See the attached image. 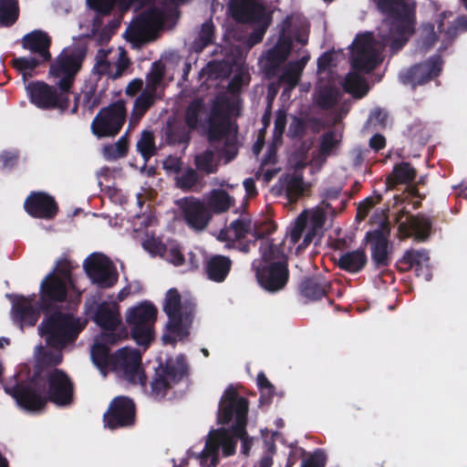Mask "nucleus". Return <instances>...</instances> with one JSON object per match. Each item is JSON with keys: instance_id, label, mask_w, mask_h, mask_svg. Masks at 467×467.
<instances>
[{"instance_id": "f257e3e1", "label": "nucleus", "mask_w": 467, "mask_h": 467, "mask_svg": "<svg viewBox=\"0 0 467 467\" xmlns=\"http://www.w3.org/2000/svg\"><path fill=\"white\" fill-rule=\"evenodd\" d=\"M4 389L20 408L27 411L41 410L47 401L66 407L74 400V383L59 368L35 370L32 377L26 381L19 380L16 375L4 383Z\"/></svg>"}, {"instance_id": "f03ea898", "label": "nucleus", "mask_w": 467, "mask_h": 467, "mask_svg": "<svg viewBox=\"0 0 467 467\" xmlns=\"http://www.w3.org/2000/svg\"><path fill=\"white\" fill-rule=\"evenodd\" d=\"M90 356L93 364L104 377L110 370L130 384L146 388L147 376L141 366L139 350L123 348L111 354L109 346L98 342L92 346Z\"/></svg>"}, {"instance_id": "7ed1b4c3", "label": "nucleus", "mask_w": 467, "mask_h": 467, "mask_svg": "<svg viewBox=\"0 0 467 467\" xmlns=\"http://www.w3.org/2000/svg\"><path fill=\"white\" fill-rule=\"evenodd\" d=\"M350 63L355 72H349L346 76L343 88L354 98L361 99L368 92V85L365 78L358 72L369 73L381 63L371 33L356 36L352 44Z\"/></svg>"}, {"instance_id": "20e7f679", "label": "nucleus", "mask_w": 467, "mask_h": 467, "mask_svg": "<svg viewBox=\"0 0 467 467\" xmlns=\"http://www.w3.org/2000/svg\"><path fill=\"white\" fill-rule=\"evenodd\" d=\"M377 7L389 24V34L384 37L383 44L397 53L414 32V14L405 0H378Z\"/></svg>"}, {"instance_id": "39448f33", "label": "nucleus", "mask_w": 467, "mask_h": 467, "mask_svg": "<svg viewBox=\"0 0 467 467\" xmlns=\"http://www.w3.org/2000/svg\"><path fill=\"white\" fill-rule=\"evenodd\" d=\"M86 324V321L81 322L80 318L70 313L57 310L44 318L38 329L48 347L63 349L78 338Z\"/></svg>"}, {"instance_id": "423d86ee", "label": "nucleus", "mask_w": 467, "mask_h": 467, "mask_svg": "<svg viewBox=\"0 0 467 467\" xmlns=\"http://www.w3.org/2000/svg\"><path fill=\"white\" fill-rule=\"evenodd\" d=\"M249 402L233 388L228 387L219 404L218 421L221 424H228L234 418V423L231 427L232 435L243 441L242 450L247 453L250 446L247 442V414Z\"/></svg>"}, {"instance_id": "0eeeda50", "label": "nucleus", "mask_w": 467, "mask_h": 467, "mask_svg": "<svg viewBox=\"0 0 467 467\" xmlns=\"http://www.w3.org/2000/svg\"><path fill=\"white\" fill-rule=\"evenodd\" d=\"M189 367L184 355L169 358L155 368L150 381L149 396L157 401L174 397V387L188 376Z\"/></svg>"}, {"instance_id": "6e6552de", "label": "nucleus", "mask_w": 467, "mask_h": 467, "mask_svg": "<svg viewBox=\"0 0 467 467\" xmlns=\"http://www.w3.org/2000/svg\"><path fill=\"white\" fill-rule=\"evenodd\" d=\"M195 303L191 298L182 299L181 294L176 288L167 291L163 311L168 317L166 328L176 335H187L192 325Z\"/></svg>"}, {"instance_id": "1a4fd4ad", "label": "nucleus", "mask_w": 467, "mask_h": 467, "mask_svg": "<svg viewBox=\"0 0 467 467\" xmlns=\"http://www.w3.org/2000/svg\"><path fill=\"white\" fill-rule=\"evenodd\" d=\"M158 309L150 302L144 301L127 310L126 322L130 335L139 346L148 347L154 338L153 327Z\"/></svg>"}, {"instance_id": "9d476101", "label": "nucleus", "mask_w": 467, "mask_h": 467, "mask_svg": "<svg viewBox=\"0 0 467 467\" xmlns=\"http://www.w3.org/2000/svg\"><path fill=\"white\" fill-rule=\"evenodd\" d=\"M390 225L384 219L379 226L365 234L364 241L369 246L371 265L374 271L389 267L392 262V244L389 242Z\"/></svg>"}, {"instance_id": "9b49d317", "label": "nucleus", "mask_w": 467, "mask_h": 467, "mask_svg": "<svg viewBox=\"0 0 467 467\" xmlns=\"http://www.w3.org/2000/svg\"><path fill=\"white\" fill-rule=\"evenodd\" d=\"M126 118L125 101L119 99L98 112L91 122V131L99 139L115 137L122 129Z\"/></svg>"}, {"instance_id": "f8f14e48", "label": "nucleus", "mask_w": 467, "mask_h": 467, "mask_svg": "<svg viewBox=\"0 0 467 467\" xmlns=\"http://www.w3.org/2000/svg\"><path fill=\"white\" fill-rule=\"evenodd\" d=\"M86 51L82 48L73 49L68 53H61L51 64L49 72L59 80L57 83L59 90L70 92L75 77L80 70Z\"/></svg>"}, {"instance_id": "ddd939ff", "label": "nucleus", "mask_w": 467, "mask_h": 467, "mask_svg": "<svg viewBox=\"0 0 467 467\" xmlns=\"http://www.w3.org/2000/svg\"><path fill=\"white\" fill-rule=\"evenodd\" d=\"M163 19L162 9L154 6L146 9L127 28V40L136 46L147 43L162 25Z\"/></svg>"}, {"instance_id": "4468645a", "label": "nucleus", "mask_w": 467, "mask_h": 467, "mask_svg": "<svg viewBox=\"0 0 467 467\" xmlns=\"http://www.w3.org/2000/svg\"><path fill=\"white\" fill-rule=\"evenodd\" d=\"M26 92L30 102L41 109L68 108L69 98L67 91L58 93L57 88L44 81H32L26 86Z\"/></svg>"}, {"instance_id": "2eb2a0df", "label": "nucleus", "mask_w": 467, "mask_h": 467, "mask_svg": "<svg viewBox=\"0 0 467 467\" xmlns=\"http://www.w3.org/2000/svg\"><path fill=\"white\" fill-rule=\"evenodd\" d=\"M84 269L92 284L99 288L112 287L117 282L119 275L109 257L102 254L94 253L84 261Z\"/></svg>"}, {"instance_id": "dca6fc26", "label": "nucleus", "mask_w": 467, "mask_h": 467, "mask_svg": "<svg viewBox=\"0 0 467 467\" xmlns=\"http://www.w3.org/2000/svg\"><path fill=\"white\" fill-rule=\"evenodd\" d=\"M255 276L262 288L269 293L283 290L289 280L288 264L285 261L259 264L255 268Z\"/></svg>"}, {"instance_id": "f3484780", "label": "nucleus", "mask_w": 467, "mask_h": 467, "mask_svg": "<svg viewBox=\"0 0 467 467\" xmlns=\"http://www.w3.org/2000/svg\"><path fill=\"white\" fill-rule=\"evenodd\" d=\"M442 58L434 55L429 59L415 64L400 73V80L404 85H411L413 88L428 83L438 77L442 69Z\"/></svg>"}, {"instance_id": "a211bd4d", "label": "nucleus", "mask_w": 467, "mask_h": 467, "mask_svg": "<svg viewBox=\"0 0 467 467\" xmlns=\"http://www.w3.org/2000/svg\"><path fill=\"white\" fill-rule=\"evenodd\" d=\"M136 408L133 400L127 397L114 398L103 415L105 427L116 430L133 425Z\"/></svg>"}, {"instance_id": "6ab92c4d", "label": "nucleus", "mask_w": 467, "mask_h": 467, "mask_svg": "<svg viewBox=\"0 0 467 467\" xmlns=\"http://www.w3.org/2000/svg\"><path fill=\"white\" fill-rule=\"evenodd\" d=\"M39 294L40 308L47 314L54 305L66 300L67 296L66 281L55 272L49 273L41 282Z\"/></svg>"}, {"instance_id": "aec40b11", "label": "nucleus", "mask_w": 467, "mask_h": 467, "mask_svg": "<svg viewBox=\"0 0 467 467\" xmlns=\"http://www.w3.org/2000/svg\"><path fill=\"white\" fill-rule=\"evenodd\" d=\"M26 213L36 219L53 220L59 212L55 197L46 192H31L24 202Z\"/></svg>"}, {"instance_id": "412c9836", "label": "nucleus", "mask_w": 467, "mask_h": 467, "mask_svg": "<svg viewBox=\"0 0 467 467\" xmlns=\"http://www.w3.org/2000/svg\"><path fill=\"white\" fill-rule=\"evenodd\" d=\"M232 16L240 23L261 24L266 21L265 6L255 0H232Z\"/></svg>"}, {"instance_id": "4be33fe9", "label": "nucleus", "mask_w": 467, "mask_h": 467, "mask_svg": "<svg viewBox=\"0 0 467 467\" xmlns=\"http://www.w3.org/2000/svg\"><path fill=\"white\" fill-rule=\"evenodd\" d=\"M306 191L303 176L286 173L272 186L271 193L275 197L285 196L289 203H296Z\"/></svg>"}, {"instance_id": "5701e85b", "label": "nucleus", "mask_w": 467, "mask_h": 467, "mask_svg": "<svg viewBox=\"0 0 467 467\" xmlns=\"http://www.w3.org/2000/svg\"><path fill=\"white\" fill-rule=\"evenodd\" d=\"M430 256L426 250H409L396 263V268L400 273L408 272L415 267L418 276L423 275L430 280L431 274L429 267Z\"/></svg>"}, {"instance_id": "b1692460", "label": "nucleus", "mask_w": 467, "mask_h": 467, "mask_svg": "<svg viewBox=\"0 0 467 467\" xmlns=\"http://www.w3.org/2000/svg\"><path fill=\"white\" fill-rule=\"evenodd\" d=\"M431 220L422 213L410 215L399 223V232L406 238L414 236L418 242H425L431 232Z\"/></svg>"}, {"instance_id": "393cba45", "label": "nucleus", "mask_w": 467, "mask_h": 467, "mask_svg": "<svg viewBox=\"0 0 467 467\" xmlns=\"http://www.w3.org/2000/svg\"><path fill=\"white\" fill-rule=\"evenodd\" d=\"M182 210L186 223L195 230H203L212 218L204 203L197 199H185Z\"/></svg>"}, {"instance_id": "a878e982", "label": "nucleus", "mask_w": 467, "mask_h": 467, "mask_svg": "<svg viewBox=\"0 0 467 467\" xmlns=\"http://www.w3.org/2000/svg\"><path fill=\"white\" fill-rule=\"evenodd\" d=\"M51 43V37L47 32L40 29L31 31L21 39L23 48L37 55V58L44 62H48L51 59L49 51Z\"/></svg>"}, {"instance_id": "bb28decb", "label": "nucleus", "mask_w": 467, "mask_h": 467, "mask_svg": "<svg viewBox=\"0 0 467 467\" xmlns=\"http://www.w3.org/2000/svg\"><path fill=\"white\" fill-rule=\"evenodd\" d=\"M36 296L29 297L24 296H16L12 304V312L15 322L21 327L35 326L38 317L39 310L33 306Z\"/></svg>"}, {"instance_id": "cd10ccee", "label": "nucleus", "mask_w": 467, "mask_h": 467, "mask_svg": "<svg viewBox=\"0 0 467 467\" xmlns=\"http://www.w3.org/2000/svg\"><path fill=\"white\" fill-rule=\"evenodd\" d=\"M207 124L208 140L210 142L221 141L230 136L231 122L218 106L214 105L212 108Z\"/></svg>"}, {"instance_id": "c85d7f7f", "label": "nucleus", "mask_w": 467, "mask_h": 467, "mask_svg": "<svg viewBox=\"0 0 467 467\" xmlns=\"http://www.w3.org/2000/svg\"><path fill=\"white\" fill-rule=\"evenodd\" d=\"M368 262V258L365 248L358 247L356 250L341 254L337 260V265L340 270L356 275L366 268Z\"/></svg>"}, {"instance_id": "c756f323", "label": "nucleus", "mask_w": 467, "mask_h": 467, "mask_svg": "<svg viewBox=\"0 0 467 467\" xmlns=\"http://www.w3.org/2000/svg\"><path fill=\"white\" fill-rule=\"evenodd\" d=\"M93 320L104 330H115L121 322L119 306L107 301L101 302L97 306Z\"/></svg>"}, {"instance_id": "7c9ffc66", "label": "nucleus", "mask_w": 467, "mask_h": 467, "mask_svg": "<svg viewBox=\"0 0 467 467\" xmlns=\"http://www.w3.org/2000/svg\"><path fill=\"white\" fill-rule=\"evenodd\" d=\"M331 289V284L321 276L307 277L299 285L300 295L308 300H319Z\"/></svg>"}, {"instance_id": "2f4dec72", "label": "nucleus", "mask_w": 467, "mask_h": 467, "mask_svg": "<svg viewBox=\"0 0 467 467\" xmlns=\"http://www.w3.org/2000/svg\"><path fill=\"white\" fill-rule=\"evenodd\" d=\"M232 265V260L228 256L221 254L213 255L206 261L205 274L209 280L222 283L228 276Z\"/></svg>"}, {"instance_id": "473e14b6", "label": "nucleus", "mask_w": 467, "mask_h": 467, "mask_svg": "<svg viewBox=\"0 0 467 467\" xmlns=\"http://www.w3.org/2000/svg\"><path fill=\"white\" fill-rule=\"evenodd\" d=\"M446 16V12H443L440 15L437 21V28L438 31L442 34V42L451 44L457 38L460 34L467 32V16H459L451 24L444 28L443 20Z\"/></svg>"}, {"instance_id": "72a5a7b5", "label": "nucleus", "mask_w": 467, "mask_h": 467, "mask_svg": "<svg viewBox=\"0 0 467 467\" xmlns=\"http://www.w3.org/2000/svg\"><path fill=\"white\" fill-rule=\"evenodd\" d=\"M156 96L153 92L144 89L140 96L136 98L130 113L129 127H134L139 124L142 117L155 103Z\"/></svg>"}, {"instance_id": "f704fd0d", "label": "nucleus", "mask_w": 467, "mask_h": 467, "mask_svg": "<svg viewBox=\"0 0 467 467\" xmlns=\"http://www.w3.org/2000/svg\"><path fill=\"white\" fill-rule=\"evenodd\" d=\"M416 176V169L410 162L401 161L393 167L392 172L387 177V183L392 187L408 184L413 182Z\"/></svg>"}, {"instance_id": "c9c22d12", "label": "nucleus", "mask_w": 467, "mask_h": 467, "mask_svg": "<svg viewBox=\"0 0 467 467\" xmlns=\"http://www.w3.org/2000/svg\"><path fill=\"white\" fill-rule=\"evenodd\" d=\"M191 132L185 125L168 120L164 129V140L168 145L189 143Z\"/></svg>"}, {"instance_id": "e433bc0d", "label": "nucleus", "mask_w": 467, "mask_h": 467, "mask_svg": "<svg viewBox=\"0 0 467 467\" xmlns=\"http://www.w3.org/2000/svg\"><path fill=\"white\" fill-rule=\"evenodd\" d=\"M205 103L202 99L192 100L185 109V126L191 130H195L200 122V117L205 112Z\"/></svg>"}, {"instance_id": "4c0bfd02", "label": "nucleus", "mask_w": 467, "mask_h": 467, "mask_svg": "<svg viewBox=\"0 0 467 467\" xmlns=\"http://www.w3.org/2000/svg\"><path fill=\"white\" fill-rule=\"evenodd\" d=\"M19 16L18 0H0V27H10Z\"/></svg>"}, {"instance_id": "58836bf2", "label": "nucleus", "mask_w": 467, "mask_h": 467, "mask_svg": "<svg viewBox=\"0 0 467 467\" xmlns=\"http://www.w3.org/2000/svg\"><path fill=\"white\" fill-rule=\"evenodd\" d=\"M308 123L313 125H319L320 121L318 119L310 118L306 119L298 116H292L291 121L288 126L286 136L291 140L302 139L306 135L308 129Z\"/></svg>"}, {"instance_id": "ea45409f", "label": "nucleus", "mask_w": 467, "mask_h": 467, "mask_svg": "<svg viewBox=\"0 0 467 467\" xmlns=\"http://www.w3.org/2000/svg\"><path fill=\"white\" fill-rule=\"evenodd\" d=\"M137 150L140 153L145 161L157 154L155 137L152 130H144L136 144Z\"/></svg>"}, {"instance_id": "a19ab883", "label": "nucleus", "mask_w": 467, "mask_h": 467, "mask_svg": "<svg viewBox=\"0 0 467 467\" xmlns=\"http://www.w3.org/2000/svg\"><path fill=\"white\" fill-rule=\"evenodd\" d=\"M12 67L20 74H22L24 80H26V78L32 77V72L40 65L44 64V61H41L37 57H14L10 61Z\"/></svg>"}, {"instance_id": "79ce46f5", "label": "nucleus", "mask_w": 467, "mask_h": 467, "mask_svg": "<svg viewBox=\"0 0 467 467\" xmlns=\"http://www.w3.org/2000/svg\"><path fill=\"white\" fill-rule=\"evenodd\" d=\"M233 198L224 190H213L208 200V204L216 213L226 212L232 205Z\"/></svg>"}, {"instance_id": "37998d69", "label": "nucleus", "mask_w": 467, "mask_h": 467, "mask_svg": "<svg viewBox=\"0 0 467 467\" xmlns=\"http://www.w3.org/2000/svg\"><path fill=\"white\" fill-rule=\"evenodd\" d=\"M286 59L287 58L285 56H283L281 53H278L273 47L269 49L266 53L265 62L264 65V70L266 76L269 78H275L279 73L281 65Z\"/></svg>"}, {"instance_id": "c03bdc74", "label": "nucleus", "mask_w": 467, "mask_h": 467, "mask_svg": "<svg viewBox=\"0 0 467 467\" xmlns=\"http://www.w3.org/2000/svg\"><path fill=\"white\" fill-rule=\"evenodd\" d=\"M129 139L128 132L122 135L114 144L104 147L103 152L108 160H118L128 154Z\"/></svg>"}, {"instance_id": "a18cd8bd", "label": "nucleus", "mask_w": 467, "mask_h": 467, "mask_svg": "<svg viewBox=\"0 0 467 467\" xmlns=\"http://www.w3.org/2000/svg\"><path fill=\"white\" fill-rule=\"evenodd\" d=\"M256 384L260 391L259 402L261 405H268L275 396V388L265 376V372L257 374Z\"/></svg>"}, {"instance_id": "49530a36", "label": "nucleus", "mask_w": 467, "mask_h": 467, "mask_svg": "<svg viewBox=\"0 0 467 467\" xmlns=\"http://www.w3.org/2000/svg\"><path fill=\"white\" fill-rule=\"evenodd\" d=\"M339 100V91L331 87H326L319 90L317 98L318 108L327 110L332 109Z\"/></svg>"}, {"instance_id": "de8ad7c7", "label": "nucleus", "mask_w": 467, "mask_h": 467, "mask_svg": "<svg viewBox=\"0 0 467 467\" xmlns=\"http://www.w3.org/2000/svg\"><path fill=\"white\" fill-rule=\"evenodd\" d=\"M229 231L233 232L234 241L240 242L252 233V220L247 215L241 216L230 223Z\"/></svg>"}, {"instance_id": "09e8293b", "label": "nucleus", "mask_w": 467, "mask_h": 467, "mask_svg": "<svg viewBox=\"0 0 467 467\" xmlns=\"http://www.w3.org/2000/svg\"><path fill=\"white\" fill-rule=\"evenodd\" d=\"M62 349L52 348L45 351L41 356L35 370L45 368H57L63 360Z\"/></svg>"}, {"instance_id": "8fccbe9b", "label": "nucleus", "mask_w": 467, "mask_h": 467, "mask_svg": "<svg viewBox=\"0 0 467 467\" xmlns=\"http://www.w3.org/2000/svg\"><path fill=\"white\" fill-rule=\"evenodd\" d=\"M214 36V26L211 20L205 21L201 27L199 36L194 41V47L199 50L211 45Z\"/></svg>"}, {"instance_id": "3c124183", "label": "nucleus", "mask_w": 467, "mask_h": 467, "mask_svg": "<svg viewBox=\"0 0 467 467\" xmlns=\"http://www.w3.org/2000/svg\"><path fill=\"white\" fill-rule=\"evenodd\" d=\"M300 66L297 63H292L291 61L285 67L282 74L279 77L281 82L289 85L290 87H296L301 77Z\"/></svg>"}, {"instance_id": "603ef678", "label": "nucleus", "mask_w": 467, "mask_h": 467, "mask_svg": "<svg viewBox=\"0 0 467 467\" xmlns=\"http://www.w3.org/2000/svg\"><path fill=\"white\" fill-rule=\"evenodd\" d=\"M262 249V263L270 264L272 262L285 261L287 262L286 255L281 247L276 244H267Z\"/></svg>"}, {"instance_id": "864d4df0", "label": "nucleus", "mask_w": 467, "mask_h": 467, "mask_svg": "<svg viewBox=\"0 0 467 467\" xmlns=\"http://www.w3.org/2000/svg\"><path fill=\"white\" fill-rule=\"evenodd\" d=\"M213 152L211 150H206L202 153L195 157V165L199 171H204L207 174L214 173L217 171L213 165Z\"/></svg>"}, {"instance_id": "5fc2aeb1", "label": "nucleus", "mask_w": 467, "mask_h": 467, "mask_svg": "<svg viewBox=\"0 0 467 467\" xmlns=\"http://www.w3.org/2000/svg\"><path fill=\"white\" fill-rule=\"evenodd\" d=\"M308 221V215L306 211L302 212L295 221V224L289 234V242L295 245L302 237L303 233L306 230Z\"/></svg>"}, {"instance_id": "6e6d98bb", "label": "nucleus", "mask_w": 467, "mask_h": 467, "mask_svg": "<svg viewBox=\"0 0 467 467\" xmlns=\"http://www.w3.org/2000/svg\"><path fill=\"white\" fill-rule=\"evenodd\" d=\"M164 76L163 67L158 62L152 64L150 73L147 75V87L146 89L153 92L155 95L158 86L161 84Z\"/></svg>"}, {"instance_id": "4d7b16f0", "label": "nucleus", "mask_w": 467, "mask_h": 467, "mask_svg": "<svg viewBox=\"0 0 467 467\" xmlns=\"http://www.w3.org/2000/svg\"><path fill=\"white\" fill-rule=\"evenodd\" d=\"M220 447V431H213V433H210L205 442L204 449L202 451V456L204 458L211 457L212 460H214L218 456Z\"/></svg>"}, {"instance_id": "13d9d810", "label": "nucleus", "mask_w": 467, "mask_h": 467, "mask_svg": "<svg viewBox=\"0 0 467 467\" xmlns=\"http://www.w3.org/2000/svg\"><path fill=\"white\" fill-rule=\"evenodd\" d=\"M199 181V175L192 168H188L181 176L176 179V185L186 192L192 190Z\"/></svg>"}, {"instance_id": "bf43d9fd", "label": "nucleus", "mask_w": 467, "mask_h": 467, "mask_svg": "<svg viewBox=\"0 0 467 467\" xmlns=\"http://www.w3.org/2000/svg\"><path fill=\"white\" fill-rule=\"evenodd\" d=\"M438 40V36L435 31V26L431 23L422 24L420 27V42L421 47L425 49H430L434 46Z\"/></svg>"}, {"instance_id": "052dcab7", "label": "nucleus", "mask_w": 467, "mask_h": 467, "mask_svg": "<svg viewBox=\"0 0 467 467\" xmlns=\"http://www.w3.org/2000/svg\"><path fill=\"white\" fill-rule=\"evenodd\" d=\"M339 143L334 130L325 132L320 138L319 153L323 156H329L332 150Z\"/></svg>"}, {"instance_id": "680f3d73", "label": "nucleus", "mask_w": 467, "mask_h": 467, "mask_svg": "<svg viewBox=\"0 0 467 467\" xmlns=\"http://www.w3.org/2000/svg\"><path fill=\"white\" fill-rule=\"evenodd\" d=\"M382 200L380 194H377L375 197H367L365 200L360 202L357 208L356 220L358 222L363 221L370 210Z\"/></svg>"}, {"instance_id": "e2e57ef3", "label": "nucleus", "mask_w": 467, "mask_h": 467, "mask_svg": "<svg viewBox=\"0 0 467 467\" xmlns=\"http://www.w3.org/2000/svg\"><path fill=\"white\" fill-rule=\"evenodd\" d=\"M286 126V112L284 109H278L275 114V126L272 140L275 142H283V134Z\"/></svg>"}, {"instance_id": "0e129e2a", "label": "nucleus", "mask_w": 467, "mask_h": 467, "mask_svg": "<svg viewBox=\"0 0 467 467\" xmlns=\"http://www.w3.org/2000/svg\"><path fill=\"white\" fill-rule=\"evenodd\" d=\"M90 9L101 16H108L116 5V0H87Z\"/></svg>"}, {"instance_id": "69168bd1", "label": "nucleus", "mask_w": 467, "mask_h": 467, "mask_svg": "<svg viewBox=\"0 0 467 467\" xmlns=\"http://www.w3.org/2000/svg\"><path fill=\"white\" fill-rule=\"evenodd\" d=\"M231 430L220 431V442L224 456H231L235 452L236 441L234 440Z\"/></svg>"}, {"instance_id": "338daca9", "label": "nucleus", "mask_w": 467, "mask_h": 467, "mask_svg": "<svg viewBox=\"0 0 467 467\" xmlns=\"http://www.w3.org/2000/svg\"><path fill=\"white\" fill-rule=\"evenodd\" d=\"M143 248L152 255L163 256L167 252V246L161 240L151 237L142 243Z\"/></svg>"}, {"instance_id": "774afa93", "label": "nucleus", "mask_w": 467, "mask_h": 467, "mask_svg": "<svg viewBox=\"0 0 467 467\" xmlns=\"http://www.w3.org/2000/svg\"><path fill=\"white\" fill-rule=\"evenodd\" d=\"M326 462L327 456L325 452L317 449L309 458L303 461L301 467H325Z\"/></svg>"}]
</instances>
